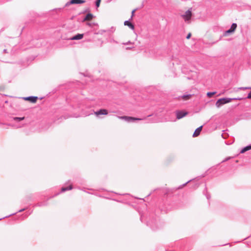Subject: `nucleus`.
Listing matches in <instances>:
<instances>
[{"label": "nucleus", "instance_id": "nucleus-1", "mask_svg": "<svg viewBox=\"0 0 251 251\" xmlns=\"http://www.w3.org/2000/svg\"><path fill=\"white\" fill-rule=\"evenodd\" d=\"M232 99L231 98H224L219 99L216 102L215 105L217 107L219 108L222 105L229 103L231 101Z\"/></svg>", "mask_w": 251, "mask_h": 251}, {"label": "nucleus", "instance_id": "nucleus-2", "mask_svg": "<svg viewBox=\"0 0 251 251\" xmlns=\"http://www.w3.org/2000/svg\"><path fill=\"white\" fill-rule=\"evenodd\" d=\"M118 118L119 119L124 120L125 121H126L128 123L134 122L135 121H141V120H143L144 119H146V118H145V119H141V118H134V117H129V116H118Z\"/></svg>", "mask_w": 251, "mask_h": 251}, {"label": "nucleus", "instance_id": "nucleus-3", "mask_svg": "<svg viewBox=\"0 0 251 251\" xmlns=\"http://www.w3.org/2000/svg\"><path fill=\"white\" fill-rule=\"evenodd\" d=\"M192 15L191 8H190L186 11L184 14L181 15V17L184 20L185 22L189 23H190V20L191 19Z\"/></svg>", "mask_w": 251, "mask_h": 251}, {"label": "nucleus", "instance_id": "nucleus-4", "mask_svg": "<svg viewBox=\"0 0 251 251\" xmlns=\"http://www.w3.org/2000/svg\"><path fill=\"white\" fill-rule=\"evenodd\" d=\"M176 118L179 120L186 116L188 114V112L177 110L176 111Z\"/></svg>", "mask_w": 251, "mask_h": 251}, {"label": "nucleus", "instance_id": "nucleus-5", "mask_svg": "<svg viewBox=\"0 0 251 251\" xmlns=\"http://www.w3.org/2000/svg\"><path fill=\"white\" fill-rule=\"evenodd\" d=\"M85 2L84 0H71L70 1L67 2L65 4V6H68L70 4H80Z\"/></svg>", "mask_w": 251, "mask_h": 251}, {"label": "nucleus", "instance_id": "nucleus-6", "mask_svg": "<svg viewBox=\"0 0 251 251\" xmlns=\"http://www.w3.org/2000/svg\"><path fill=\"white\" fill-rule=\"evenodd\" d=\"M24 99L26 100H28L32 103H35L37 101L38 97L35 96H29L27 97H24Z\"/></svg>", "mask_w": 251, "mask_h": 251}, {"label": "nucleus", "instance_id": "nucleus-7", "mask_svg": "<svg viewBox=\"0 0 251 251\" xmlns=\"http://www.w3.org/2000/svg\"><path fill=\"white\" fill-rule=\"evenodd\" d=\"M94 113L97 116H99L100 115H107L108 114V111L105 109H101L95 112Z\"/></svg>", "mask_w": 251, "mask_h": 251}, {"label": "nucleus", "instance_id": "nucleus-8", "mask_svg": "<svg viewBox=\"0 0 251 251\" xmlns=\"http://www.w3.org/2000/svg\"><path fill=\"white\" fill-rule=\"evenodd\" d=\"M83 37V34H77L70 38L71 40H80Z\"/></svg>", "mask_w": 251, "mask_h": 251}, {"label": "nucleus", "instance_id": "nucleus-9", "mask_svg": "<svg viewBox=\"0 0 251 251\" xmlns=\"http://www.w3.org/2000/svg\"><path fill=\"white\" fill-rule=\"evenodd\" d=\"M192 97V95L188 94V95H184L182 96H179L178 99V100H187L191 98Z\"/></svg>", "mask_w": 251, "mask_h": 251}, {"label": "nucleus", "instance_id": "nucleus-10", "mask_svg": "<svg viewBox=\"0 0 251 251\" xmlns=\"http://www.w3.org/2000/svg\"><path fill=\"white\" fill-rule=\"evenodd\" d=\"M202 126H200V127L197 128L194 131V132L193 134V137H197L198 136H199L202 130Z\"/></svg>", "mask_w": 251, "mask_h": 251}, {"label": "nucleus", "instance_id": "nucleus-11", "mask_svg": "<svg viewBox=\"0 0 251 251\" xmlns=\"http://www.w3.org/2000/svg\"><path fill=\"white\" fill-rule=\"evenodd\" d=\"M124 25L128 26L130 28L134 29V25L131 23L129 21H126L124 22Z\"/></svg>", "mask_w": 251, "mask_h": 251}, {"label": "nucleus", "instance_id": "nucleus-12", "mask_svg": "<svg viewBox=\"0 0 251 251\" xmlns=\"http://www.w3.org/2000/svg\"><path fill=\"white\" fill-rule=\"evenodd\" d=\"M93 17V15L91 13L87 14L84 18L83 21H90Z\"/></svg>", "mask_w": 251, "mask_h": 251}, {"label": "nucleus", "instance_id": "nucleus-13", "mask_svg": "<svg viewBox=\"0 0 251 251\" xmlns=\"http://www.w3.org/2000/svg\"><path fill=\"white\" fill-rule=\"evenodd\" d=\"M250 150H251V144L243 148L240 151V153H243Z\"/></svg>", "mask_w": 251, "mask_h": 251}, {"label": "nucleus", "instance_id": "nucleus-14", "mask_svg": "<svg viewBox=\"0 0 251 251\" xmlns=\"http://www.w3.org/2000/svg\"><path fill=\"white\" fill-rule=\"evenodd\" d=\"M72 189H73V187H72V185H70L68 187H63L61 188V192H65L66 191H67V190H72Z\"/></svg>", "mask_w": 251, "mask_h": 251}, {"label": "nucleus", "instance_id": "nucleus-15", "mask_svg": "<svg viewBox=\"0 0 251 251\" xmlns=\"http://www.w3.org/2000/svg\"><path fill=\"white\" fill-rule=\"evenodd\" d=\"M236 27H237V24L235 23H233L231 25L229 29L231 31V32H233L235 31V30L236 29Z\"/></svg>", "mask_w": 251, "mask_h": 251}, {"label": "nucleus", "instance_id": "nucleus-16", "mask_svg": "<svg viewBox=\"0 0 251 251\" xmlns=\"http://www.w3.org/2000/svg\"><path fill=\"white\" fill-rule=\"evenodd\" d=\"M25 118V117H15L13 118V119L14 121L18 122H20L21 121L24 120Z\"/></svg>", "mask_w": 251, "mask_h": 251}, {"label": "nucleus", "instance_id": "nucleus-17", "mask_svg": "<svg viewBox=\"0 0 251 251\" xmlns=\"http://www.w3.org/2000/svg\"><path fill=\"white\" fill-rule=\"evenodd\" d=\"M216 93V92H209L207 93V96L209 98H211Z\"/></svg>", "mask_w": 251, "mask_h": 251}, {"label": "nucleus", "instance_id": "nucleus-18", "mask_svg": "<svg viewBox=\"0 0 251 251\" xmlns=\"http://www.w3.org/2000/svg\"><path fill=\"white\" fill-rule=\"evenodd\" d=\"M238 89H239V90L251 89V87H242L238 88Z\"/></svg>", "mask_w": 251, "mask_h": 251}, {"label": "nucleus", "instance_id": "nucleus-19", "mask_svg": "<svg viewBox=\"0 0 251 251\" xmlns=\"http://www.w3.org/2000/svg\"><path fill=\"white\" fill-rule=\"evenodd\" d=\"M101 0H97L96 1V6L98 7L100 6Z\"/></svg>", "mask_w": 251, "mask_h": 251}, {"label": "nucleus", "instance_id": "nucleus-20", "mask_svg": "<svg viewBox=\"0 0 251 251\" xmlns=\"http://www.w3.org/2000/svg\"><path fill=\"white\" fill-rule=\"evenodd\" d=\"M231 33H233V32H231V31L230 30V29H228L227 30H226V31L225 34L226 35H227V34H229Z\"/></svg>", "mask_w": 251, "mask_h": 251}, {"label": "nucleus", "instance_id": "nucleus-21", "mask_svg": "<svg viewBox=\"0 0 251 251\" xmlns=\"http://www.w3.org/2000/svg\"><path fill=\"white\" fill-rule=\"evenodd\" d=\"M247 99H251V91L248 94Z\"/></svg>", "mask_w": 251, "mask_h": 251}, {"label": "nucleus", "instance_id": "nucleus-22", "mask_svg": "<svg viewBox=\"0 0 251 251\" xmlns=\"http://www.w3.org/2000/svg\"><path fill=\"white\" fill-rule=\"evenodd\" d=\"M232 100H241L243 99L242 98H232Z\"/></svg>", "mask_w": 251, "mask_h": 251}, {"label": "nucleus", "instance_id": "nucleus-23", "mask_svg": "<svg viewBox=\"0 0 251 251\" xmlns=\"http://www.w3.org/2000/svg\"><path fill=\"white\" fill-rule=\"evenodd\" d=\"M191 180H189L187 182H186L185 183L183 184L182 186H181L180 187V188H182V187L184 186L185 185H186L188 183H189V182H190Z\"/></svg>", "mask_w": 251, "mask_h": 251}, {"label": "nucleus", "instance_id": "nucleus-24", "mask_svg": "<svg viewBox=\"0 0 251 251\" xmlns=\"http://www.w3.org/2000/svg\"><path fill=\"white\" fill-rule=\"evenodd\" d=\"M191 36V34L190 33H189L186 36V38L187 39H189Z\"/></svg>", "mask_w": 251, "mask_h": 251}, {"label": "nucleus", "instance_id": "nucleus-25", "mask_svg": "<svg viewBox=\"0 0 251 251\" xmlns=\"http://www.w3.org/2000/svg\"><path fill=\"white\" fill-rule=\"evenodd\" d=\"M123 44L124 45H128V44H133V43L132 42H131L130 41H128V42L123 43Z\"/></svg>", "mask_w": 251, "mask_h": 251}, {"label": "nucleus", "instance_id": "nucleus-26", "mask_svg": "<svg viewBox=\"0 0 251 251\" xmlns=\"http://www.w3.org/2000/svg\"><path fill=\"white\" fill-rule=\"evenodd\" d=\"M229 159H230V157L226 158L225 159H224V160H223V161H222V163H223V162H226V161L228 160Z\"/></svg>", "mask_w": 251, "mask_h": 251}, {"label": "nucleus", "instance_id": "nucleus-27", "mask_svg": "<svg viewBox=\"0 0 251 251\" xmlns=\"http://www.w3.org/2000/svg\"><path fill=\"white\" fill-rule=\"evenodd\" d=\"M135 10H136L135 9H134V10H132V15H131V19H132V17L133 16L134 13V12L135 11Z\"/></svg>", "mask_w": 251, "mask_h": 251}, {"label": "nucleus", "instance_id": "nucleus-28", "mask_svg": "<svg viewBox=\"0 0 251 251\" xmlns=\"http://www.w3.org/2000/svg\"><path fill=\"white\" fill-rule=\"evenodd\" d=\"M205 195L207 199H209L210 198V196L209 195V194H205Z\"/></svg>", "mask_w": 251, "mask_h": 251}, {"label": "nucleus", "instance_id": "nucleus-29", "mask_svg": "<svg viewBox=\"0 0 251 251\" xmlns=\"http://www.w3.org/2000/svg\"><path fill=\"white\" fill-rule=\"evenodd\" d=\"M25 209V208L22 209L20 210L18 212H23V211H24Z\"/></svg>", "mask_w": 251, "mask_h": 251}, {"label": "nucleus", "instance_id": "nucleus-30", "mask_svg": "<svg viewBox=\"0 0 251 251\" xmlns=\"http://www.w3.org/2000/svg\"><path fill=\"white\" fill-rule=\"evenodd\" d=\"M133 47H127V48H126V50H130V49H133Z\"/></svg>", "mask_w": 251, "mask_h": 251}, {"label": "nucleus", "instance_id": "nucleus-31", "mask_svg": "<svg viewBox=\"0 0 251 251\" xmlns=\"http://www.w3.org/2000/svg\"><path fill=\"white\" fill-rule=\"evenodd\" d=\"M16 214V213H13V214H11V215H9V216H7L5 217V218L9 217V216H10L11 215H14V214ZM3 218H4V217Z\"/></svg>", "mask_w": 251, "mask_h": 251}, {"label": "nucleus", "instance_id": "nucleus-32", "mask_svg": "<svg viewBox=\"0 0 251 251\" xmlns=\"http://www.w3.org/2000/svg\"><path fill=\"white\" fill-rule=\"evenodd\" d=\"M44 205V204H42V203H38V206H42V205Z\"/></svg>", "mask_w": 251, "mask_h": 251}, {"label": "nucleus", "instance_id": "nucleus-33", "mask_svg": "<svg viewBox=\"0 0 251 251\" xmlns=\"http://www.w3.org/2000/svg\"><path fill=\"white\" fill-rule=\"evenodd\" d=\"M3 52H4V53H7V50H6V49H4V50H3Z\"/></svg>", "mask_w": 251, "mask_h": 251}, {"label": "nucleus", "instance_id": "nucleus-34", "mask_svg": "<svg viewBox=\"0 0 251 251\" xmlns=\"http://www.w3.org/2000/svg\"><path fill=\"white\" fill-rule=\"evenodd\" d=\"M100 33H102V32H105V30H101V31H100Z\"/></svg>", "mask_w": 251, "mask_h": 251}, {"label": "nucleus", "instance_id": "nucleus-35", "mask_svg": "<svg viewBox=\"0 0 251 251\" xmlns=\"http://www.w3.org/2000/svg\"><path fill=\"white\" fill-rule=\"evenodd\" d=\"M222 137H223V138H226V137H225V136H224V135H223V134H222Z\"/></svg>", "mask_w": 251, "mask_h": 251}, {"label": "nucleus", "instance_id": "nucleus-36", "mask_svg": "<svg viewBox=\"0 0 251 251\" xmlns=\"http://www.w3.org/2000/svg\"><path fill=\"white\" fill-rule=\"evenodd\" d=\"M88 25H90H90H91V24H89V23H88Z\"/></svg>", "mask_w": 251, "mask_h": 251}, {"label": "nucleus", "instance_id": "nucleus-37", "mask_svg": "<svg viewBox=\"0 0 251 251\" xmlns=\"http://www.w3.org/2000/svg\"><path fill=\"white\" fill-rule=\"evenodd\" d=\"M151 116V115H149V116H148V117H150Z\"/></svg>", "mask_w": 251, "mask_h": 251}]
</instances>
